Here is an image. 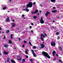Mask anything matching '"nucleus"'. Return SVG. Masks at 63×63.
Listing matches in <instances>:
<instances>
[{"instance_id": "f257e3e1", "label": "nucleus", "mask_w": 63, "mask_h": 63, "mask_svg": "<svg viewBox=\"0 0 63 63\" xmlns=\"http://www.w3.org/2000/svg\"><path fill=\"white\" fill-rule=\"evenodd\" d=\"M42 54H43L44 56H46V57H47L49 59H50V56H49L47 53L45 52H42Z\"/></svg>"}, {"instance_id": "f03ea898", "label": "nucleus", "mask_w": 63, "mask_h": 63, "mask_svg": "<svg viewBox=\"0 0 63 63\" xmlns=\"http://www.w3.org/2000/svg\"><path fill=\"white\" fill-rule=\"evenodd\" d=\"M33 6V4L32 2H29L28 3V4L27 5V7L28 8H31Z\"/></svg>"}, {"instance_id": "7ed1b4c3", "label": "nucleus", "mask_w": 63, "mask_h": 63, "mask_svg": "<svg viewBox=\"0 0 63 63\" xmlns=\"http://www.w3.org/2000/svg\"><path fill=\"white\" fill-rule=\"evenodd\" d=\"M10 20V18H9V16L7 17L6 20V22H8V21H9Z\"/></svg>"}, {"instance_id": "20e7f679", "label": "nucleus", "mask_w": 63, "mask_h": 63, "mask_svg": "<svg viewBox=\"0 0 63 63\" xmlns=\"http://www.w3.org/2000/svg\"><path fill=\"white\" fill-rule=\"evenodd\" d=\"M22 59V58H20V56H18L17 59L18 60V61H20V60H21Z\"/></svg>"}, {"instance_id": "39448f33", "label": "nucleus", "mask_w": 63, "mask_h": 63, "mask_svg": "<svg viewBox=\"0 0 63 63\" xmlns=\"http://www.w3.org/2000/svg\"><path fill=\"white\" fill-rule=\"evenodd\" d=\"M51 45L52 46H55L56 45V44H55V42H54L53 43V42H52L51 43Z\"/></svg>"}, {"instance_id": "423d86ee", "label": "nucleus", "mask_w": 63, "mask_h": 63, "mask_svg": "<svg viewBox=\"0 0 63 63\" xmlns=\"http://www.w3.org/2000/svg\"><path fill=\"white\" fill-rule=\"evenodd\" d=\"M40 46H41V48H44L45 47V45L43 44H40Z\"/></svg>"}, {"instance_id": "0eeeda50", "label": "nucleus", "mask_w": 63, "mask_h": 63, "mask_svg": "<svg viewBox=\"0 0 63 63\" xmlns=\"http://www.w3.org/2000/svg\"><path fill=\"white\" fill-rule=\"evenodd\" d=\"M40 22L41 23V24H43V23H44L45 22H44V21L43 20H40Z\"/></svg>"}, {"instance_id": "6e6552de", "label": "nucleus", "mask_w": 63, "mask_h": 63, "mask_svg": "<svg viewBox=\"0 0 63 63\" xmlns=\"http://www.w3.org/2000/svg\"><path fill=\"white\" fill-rule=\"evenodd\" d=\"M55 54H56V52L54 50L53 52V55L54 56H55Z\"/></svg>"}, {"instance_id": "1a4fd4ad", "label": "nucleus", "mask_w": 63, "mask_h": 63, "mask_svg": "<svg viewBox=\"0 0 63 63\" xmlns=\"http://www.w3.org/2000/svg\"><path fill=\"white\" fill-rule=\"evenodd\" d=\"M12 25V27H11V28H12V27H14L15 26V24L14 23H12L11 24Z\"/></svg>"}, {"instance_id": "9d476101", "label": "nucleus", "mask_w": 63, "mask_h": 63, "mask_svg": "<svg viewBox=\"0 0 63 63\" xmlns=\"http://www.w3.org/2000/svg\"><path fill=\"white\" fill-rule=\"evenodd\" d=\"M58 48L59 49H60V50L61 51H62V47H59Z\"/></svg>"}, {"instance_id": "9b49d317", "label": "nucleus", "mask_w": 63, "mask_h": 63, "mask_svg": "<svg viewBox=\"0 0 63 63\" xmlns=\"http://www.w3.org/2000/svg\"><path fill=\"white\" fill-rule=\"evenodd\" d=\"M56 12H57V10H52V13H56Z\"/></svg>"}, {"instance_id": "f8f14e48", "label": "nucleus", "mask_w": 63, "mask_h": 63, "mask_svg": "<svg viewBox=\"0 0 63 63\" xmlns=\"http://www.w3.org/2000/svg\"><path fill=\"white\" fill-rule=\"evenodd\" d=\"M11 62H12V63H16V62L14 60H12L11 61Z\"/></svg>"}, {"instance_id": "ddd939ff", "label": "nucleus", "mask_w": 63, "mask_h": 63, "mask_svg": "<svg viewBox=\"0 0 63 63\" xmlns=\"http://www.w3.org/2000/svg\"><path fill=\"white\" fill-rule=\"evenodd\" d=\"M7 61L8 62H10V58H7Z\"/></svg>"}, {"instance_id": "4468645a", "label": "nucleus", "mask_w": 63, "mask_h": 63, "mask_svg": "<svg viewBox=\"0 0 63 63\" xmlns=\"http://www.w3.org/2000/svg\"><path fill=\"white\" fill-rule=\"evenodd\" d=\"M43 33L45 35V37H47V34L46 33H45V32H43Z\"/></svg>"}, {"instance_id": "2eb2a0df", "label": "nucleus", "mask_w": 63, "mask_h": 63, "mask_svg": "<svg viewBox=\"0 0 63 63\" xmlns=\"http://www.w3.org/2000/svg\"><path fill=\"white\" fill-rule=\"evenodd\" d=\"M38 12V10L37 9L36 10L35 12H34V13H35V14H37Z\"/></svg>"}, {"instance_id": "dca6fc26", "label": "nucleus", "mask_w": 63, "mask_h": 63, "mask_svg": "<svg viewBox=\"0 0 63 63\" xmlns=\"http://www.w3.org/2000/svg\"><path fill=\"white\" fill-rule=\"evenodd\" d=\"M4 54H6L7 55H8V53L6 52L5 51H4Z\"/></svg>"}, {"instance_id": "f3484780", "label": "nucleus", "mask_w": 63, "mask_h": 63, "mask_svg": "<svg viewBox=\"0 0 63 63\" xmlns=\"http://www.w3.org/2000/svg\"><path fill=\"white\" fill-rule=\"evenodd\" d=\"M4 47H8V45L6 44L5 45H4Z\"/></svg>"}, {"instance_id": "a211bd4d", "label": "nucleus", "mask_w": 63, "mask_h": 63, "mask_svg": "<svg viewBox=\"0 0 63 63\" xmlns=\"http://www.w3.org/2000/svg\"><path fill=\"white\" fill-rule=\"evenodd\" d=\"M6 9H7V7H6V6H5L4 7L2 8V9L3 10H6Z\"/></svg>"}, {"instance_id": "6ab92c4d", "label": "nucleus", "mask_w": 63, "mask_h": 63, "mask_svg": "<svg viewBox=\"0 0 63 63\" xmlns=\"http://www.w3.org/2000/svg\"><path fill=\"white\" fill-rule=\"evenodd\" d=\"M33 18H34V19H36V18H37V16H34L33 17Z\"/></svg>"}, {"instance_id": "aec40b11", "label": "nucleus", "mask_w": 63, "mask_h": 63, "mask_svg": "<svg viewBox=\"0 0 63 63\" xmlns=\"http://www.w3.org/2000/svg\"><path fill=\"white\" fill-rule=\"evenodd\" d=\"M32 53L33 54V55L34 57H36V55L33 52H32Z\"/></svg>"}, {"instance_id": "412c9836", "label": "nucleus", "mask_w": 63, "mask_h": 63, "mask_svg": "<svg viewBox=\"0 0 63 63\" xmlns=\"http://www.w3.org/2000/svg\"><path fill=\"white\" fill-rule=\"evenodd\" d=\"M9 32H10V30H7L5 33H9Z\"/></svg>"}, {"instance_id": "4be33fe9", "label": "nucleus", "mask_w": 63, "mask_h": 63, "mask_svg": "<svg viewBox=\"0 0 63 63\" xmlns=\"http://www.w3.org/2000/svg\"><path fill=\"white\" fill-rule=\"evenodd\" d=\"M26 12H29V10L27 8V7H26Z\"/></svg>"}, {"instance_id": "5701e85b", "label": "nucleus", "mask_w": 63, "mask_h": 63, "mask_svg": "<svg viewBox=\"0 0 63 63\" xmlns=\"http://www.w3.org/2000/svg\"><path fill=\"white\" fill-rule=\"evenodd\" d=\"M9 42H8V43H9V44H12V42L10 40H9Z\"/></svg>"}, {"instance_id": "b1692460", "label": "nucleus", "mask_w": 63, "mask_h": 63, "mask_svg": "<svg viewBox=\"0 0 63 63\" xmlns=\"http://www.w3.org/2000/svg\"><path fill=\"white\" fill-rule=\"evenodd\" d=\"M51 2H55V0H50Z\"/></svg>"}, {"instance_id": "393cba45", "label": "nucleus", "mask_w": 63, "mask_h": 63, "mask_svg": "<svg viewBox=\"0 0 63 63\" xmlns=\"http://www.w3.org/2000/svg\"><path fill=\"white\" fill-rule=\"evenodd\" d=\"M30 61H31L32 63H33V61H34V60L32 59H30Z\"/></svg>"}, {"instance_id": "a878e982", "label": "nucleus", "mask_w": 63, "mask_h": 63, "mask_svg": "<svg viewBox=\"0 0 63 63\" xmlns=\"http://www.w3.org/2000/svg\"><path fill=\"white\" fill-rule=\"evenodd\" d=\"M32 48H33L34 49H36V47L35 46H33L32 47Z\"/></svg>"}, {"instance_id": "bb28decb", "label": "nucleus", "mask_w": 63, "mask_h": 63, "mask_svg": "<svg viewBox=\"0 0 63 63\" xmlns=\"http://www.w3.org/2000/svg\"><path fill=\"white\" fill-rule=\"evenodd\" d=\"M29 44L30 45V46H32V44H31V43L30 42V41H29Z\"/></svg>"}, {"instance_id": "cd10ccee", "label": "nucleus", "mask_w": 63, "mask_h": 63, "mask_svg": "<svg viewBox=\"0 0 63 63\" xmlns=\"http://www.w3.org/2000/svg\"><path fill=\"white\" fill-rule=\"evenodd\" d=\"M22 61H23V62H25V59H23L22 60Z\"/></svg>"}, {"instance_id": "c85d7f7f", "label": "nucleus", "mask_w": 63, "mask_h": 63, "mask_svg": "<svg viewBox=\"0 0 63 63\" xmlns=\"http://www.w3.org/2000/svg\"><path fill=\"white\" fill-rule=\"evenodd\" d=\"M31 12L32 14H35V12H32V11H31Z\"/></svg>"}, {"instance_id": "c756f323", "label": "nucleus", "mask_w": 63, "mask_h": 63, "mask_svg": "<svg viewBox=\"0 0 63 63\" xmlns=\"http://www.w3.org/2000/svg\"><path fill=\"white\" fill-rule=\"evenodd\" d=\"M40 39L42 40L43 41H44V39H43V37H41Z\"/></svg>"}, {"instance_id": "7c9ffc66", "label": "nucleus", "mask_w": 63, "mask_h": 63, "mask_svg": "<svg viewBox=\"0 0 63 63\" xmlns=\"http://www.w3.org/2000/svg\"><path fill=\"white\" fill-rule=\"evenodd\" d=\"M13 35L12 34L11 35V36H10V37L11 39H13Z\"/></svg>"}, {"instance_id": "2f4dec72", "label": "nucleus", "mask_w": 63, "mask_h": 63, "mask_svg": "<svg viewBox=\"0 0 63 63\" xmlns=\"http://www.w3.org/2000/svg\"><path fill=\"white\" fill-rule=\"evenodd\" d=\"M47 13L48 15H49V14H50V13H49V12L48 11H47Z\"/></svg>"}, {"instance_id": "473e14b6", "label": "nucleus", "mask_w": 63, "mask_h": 63, "mask_svg": "<svg viewBox=\"0 0 63 63\" xmlns=\"http://www.w3.org/2000/svg\"><path fill=\"white\" fill-rule=\"evenodd\" d=\"M59 62H61V63H62V61H61V60L60 59H59Z\"/></svg>"}, {"instance_id": "72a5a7b5", "label": "nucleus", "mask_w": 63, "mask_h": 63, "mask_svg": "<svg viewBox=\"0 0 63 63\" xmlns=\"http://www.w3.org/2000/svg\"><path fill=\"white\" fill-rule=\"evenodd\" d=\"M26 7L25 8V9H24L23 10V11H26Z\"/></svg>"}, {"instance_id": "f704fd0d", "label": "nucleus", "mask_w": 63, "mask_h": 63, "mask_svg": "<svg viewBox=\"0 0 63 63\" xmlns=\"http://www.w3.org/2000/svg\"><path fill=\"white\" fill-rule=\"evenodd\" d=\"M25 53L26 54H28V53H27V51L26 50L25 51Z\"/></svg>"}, {"instance_id": "c9c22d12", "label": "nucleus", "mask_w": 63, "mask_h": 63, "mask_svg": "<svg viewBox=\"0 0 63 63\" xmlns=\"http://www.w3.org/2000/svg\"><path fill=\"white\" fill-rule=\"evenodd\" d=\"M60 39V37L59 36H58V38L57 39L58 40H59V39Z\"/></svg>"}, {"instance_id": "e433bc0d", "label": "nucleus", "mask_w": 63, "mask_h": 63, "mask_svg": "<svg viewBox=\"0 0 63 63\" xmlns=\"http://www.w3.org/2000/svg\"><path fill=\"white\" fill-rule=\"evenodd\" d=\"M45 16H48V14H47V13H46L45 14Z\"/></svg>"}, {"instance_id": "4c0bfd02", "label": "nucleus", "mask_w": 63, "mask_h": 63, "mask_svg": "<svg viewBox=\"0 0 63 63\" xmlns=\"http://www.w3.org/2000/svg\"><path fill=\"white\" fill-rule=\"evenodd\" d=\"M24 44H25V43H27V42L26 41H24Z\"/></svg>"}, {"instance_id": "58836bf2", "label": "nucleus", "mask_w": 63, "mask_h": 63, "mask_svg": "<svg viewBox=\"0 0 63 63\" xmlns=\"http://www.w3.org/2000/svg\"><path fill=\"white\" fill-rule=\"evenodd\" d=\"M43 17H42L41 18V19H40V20H43Z\"/></svg>"}, {"instance_id": "ea45409f", "label": "nucleus", "mask_w": 63, "mask_h": 63, "mask_svg": "<svg viewBox=\"0 0 63 63\" xmlns=\"http://www.w3.org/2000/svg\"><path fill=\"white\" fill-rule=\"evenodd\" d=\"M56 34L57 35H59V33L58 32H56Z\"/></svg>"}, {"instance_id": "a19ab883", "label": "nucleus", "mask_w": 63, "mask_h": 63, "mask_svg": "<svg viewBox=\"0 0 63 63\" xmlns=\"http://www.w3.org/2000/svg\"><path fill=\"white\" fill-rule=\"evenodd\" d=\"M26 57L27 58H28V56H27V55H26Z\"/></svg>"}, {"instance_id": "79ce46f5", "label": "nucleus", "mask_w": 63, "mask_h": 63, "mask_svg": "<svg viewBox=\"0 0 63 63\" xmlns=\"http://www.w3.org/2000/svg\"><path fill=\"white\" fill-rule=\"evenodd\" d=\"M35 4H36V3H35V2H34L33 3V5H35Z\"/></svg>"}, {"instance_id": "37998d69", "label": "nucleus", "mask_w": 63, "mask_h": 63, "mask_svg": "<svg viewBox=\"0 0 63 63\" xmlns=\"http://www.w3.org/2000/svg\"><path fill=\"white\" fill-rule=\"evenodd\" d=\"M31 51L33 52H34V51L33 50H31Z\"/></svg>"}, {"instance_id": "c03bdc74", "label": "nucleus", "mask_w": 63, "mask_h": 63, "mask_svg": "<svg viewBox=\"0 0 63 63\" xmlns=\"http://www.w3.org/2000/svg\"><path fill=\"white\" fill-rule=\"evenodd\" d=\"M31 33H33V31L32 30L31 31Z\"/></svg>"}, {"instance_id": "a18cd8bd", "label": "nucleus", "mask_w": 63, "mask_h": 63, "mask_svg": "<svg viewBox=\"0 0 63 63\" xmlns=\"http://www.w3.org/2000/svg\"><path fill=\"white\" fill-rule=\"evenodd\" d=\"M22 17H24V15H22Z\"/></svg>"}, {"instance_id": "49530a36", "label": "nucleus", "mask_w": 63, "mask_h": 63, "mask_svg": "<svg viewBox=\"0 0 63 63\" xmlns=\"http://www.w3.org/2000/svg\"><path fill=\"white\" fill-rule=\"evenodd\" d=\"M6 39V37L4 36V37L3 38V39Z\"/></svg>"}, {"instance_id": "de8ad7c7", "label": "nucleus", "mask_w": 63, "mask_h": 63, "mask_svg": "<svg viewBox=\"0 0 63 63\" xmlns=\"http://www.w3.org/2000/svg\"><path fill=\"white\" fill-rule=\"evenodd\" d=\"M18 40H19V41H20L21 40H20V38H18Z\"/></svg>"}, {"instance_id": "09e8293b", "label": "nucleus", "mask_w": 63, "mask_h": 63, "mask_svg": "<svg viewBox=\"0 0 63 63\" xmlns=\"http://www.w3.org/2000/svg\"><path fill=\"white\" fill-rule=\"evenodd\" d=\"M30 29H31V28H32V26H30Z\"/></svg>"}, {"instance_id": "8fccbe9b", "label": "nucleus", "mask_w": 63, "mask_h": 63, "mask_svg": "<svg viewBox=\"0 0 63 63\" xmlns=\"http://www.w3.org/2000/svg\"><path fill=\"white\" fill-rule=\"evenodd\" d=\"M0 30H2V28L0 27Z\"/></svg>"}, {"instance_id": "3c124183", "label": "nucleus", "mask_w": 63, "mask_h": 63, "mask_svg": "<svg viewBox=\"0 0 63 63\" xmlns=\"http://www.w3.org/2000/svg\"><path fill=\"white\" fill-rule=\"evenodd\" d=\"M31 25H34V24H33V23H31Z\"/></svg>"}, {"instance_id": "603ef678", "label": "nucleus", "mask_w": 63, "mask_h": 63, "mask_svg": "<svg viewBox=\"0 0 63 63\" xmlns=\"http://www.w3.org/2000/svg\"><path fill=\"white\" fill-rule=\"evenodd\" d=\"M22 47H24V45H23L22 46Z\"/></svg>"}, {"instance_id": "864d4df0", "label": "nucleus", "mask_w": 63, "mask_h": 63, "mask_svg": "<svg viewBox=\"0 0 63 63\" xmlns=\"http://www.w3.org/2000/svg\"><path fill=\"white\" fill-rule=\"evenodd\" d=\"M53 9H55V7H53Z\"/></svg>"}, {"instance_id": "5fc2aeb1", "label": "nucleus", "mask_w": 63, "mask_h": 63, "mask_svg": "<svg viewBox=\"0 0 63 63\" xmlns=\"http://www.w3.org/2000/svg\"><path fill=\"white\" fill-rule=\"evenodd\" d=\"M12 1V0H9V2H11Z\"/></svg>"}, {"instance_id": "6e6d98bb", "label": "nucleus", "mask_w": 63, "mask_h": 63, "mask_svg": "<svg viewBox=\"0 0 63 63\" xmlns=\"http://www.w3.org/2000/svg\"><path fill=\"white\" fill-rule=\"evenodd\" d=\"M41 12H42V11H41V10H40V11H39V13H41Z\"/></svg>"}, {"instance_id": "4d7b16f0", "label": "nucleus", "mask_w": 63, "mask_h": 63, "mask_svg": "<svg viewBox=\"0 0 63 63\" xmlns=\"http://www.w3.org/2000/svg\"><path fill=\"white\" fill-rule=\"evenodd\" d=\"M43 36L44 37V38H45V35H43Z\"/></svg>"}, {"instance_id": "13d9d810", "label": "nucleus", "mask_w": 63, "mask_h": 63, "mask_svg": "<svg viewBox=\"0 0 63 63\" xmlns=\"http://www.w3.org/2000/svg\"><path fill=\"white\" fill-rule=\"evenodd\" d=\"M13 22H14L15 21V20H12Z\"/></svg>"}, {"instance_id": "bf43d9fd", "label": "nucleus", "mask_w": 63, "mask_h": 63, "mask_svg": "<svg viewBox=\"0 0 63 63\" xmlns=\"http://www.w3.org/2000/svg\"><path fill=\"white\" fill-rule=\"evenodd\" d=\"M56 56H58V55L57 54H56Z\"/></svg>"}, {"instance_id": "052dcab7", "label": "nucleus", "mask_w": 63, "mask_h": 63, "mask_svg": "<svg viewBox=\"0 0 63 63\" xmlns=\"http://www.w3.org/2000/svg\"><path fill=\"white\" fill-rule=\"evenodd\" d=\"M17 30H19V28H17Z\"/></svg>"}, {"instance_id": "680f3d73", "label": "nucleus", "mask_w": 63, "mask_h": 63, "mask_svg": "<svg viewBox=\"0 0 63 63\" xmlns=\"http://www.w3.org/2000/svg\"><path fill=\"white\" fill-rule=\"evenodd\" d=\"M39 14H40V13H38L37 14V15L38 16H39Z\"/></svg>"}, {"instance_id": "e2e57ef3", "label": "nucleus", "mask_w": 63, "mask_h": 63, "mask_svg": "<svg viewBox=\"0 0 63 63\" xmlns=\"http://www.w3.org/2000/svg\"><path fill=\"white\" fill-rule=\"evenodd\" d=\"M40 36H41V38H42V37H43V36H42V35H40Z\"/></svg>"}, {"instance_id": "0e129e2a", "label": "nucleus", "mask_w": 63, "mask_h": 63, "mask_svg": "<svg viewBox=\"0 0 63 63\" xmlns=\"http://www.w3.org/2000/svg\"><path fill=\"white\" fill-rule=\"evenodd\" d=\"M40 6H41V7L42 6V4H40Z\"/></svg>"}, {"instance_id": "69168bd1", "label": "nucleus", "mask_w": 63, "mask_h": 63, "mask_svg": "<svg viewBox=\"0 0 63 63\" xmlns=\"http://www.w3.org/2000/svg\"><path fill=\"white\" fill-rule=\"evenodd\" d=\"M2 55V54H1V53H0V55Z\"/></svg>"}, {"instance_id": "338daca9", "label": "nucleus", "mask_w": 63, "mask_h": 63, "mask_svg": "<svg viewBox=\"0 0 63 63\" xmlns=\"http://www.w3.org/2000/svg\"><path fill=\"white\" fill-rule=\"evenodd\" d=\"M53 22H55V20H53Z\"/></svg>"}, {"instance_id": "774afa93", "label": "nucleus", "mask_w": 63, "mask_h": 63, "mask_svg": "<svg viewBox=\"0 0 63 63\" xmlns=\"http://www.w3.org/2000/svg\"><path fill=\"white\" fill-rule=\"evenodd\" d=\"M54 60H56V59L55 58H54Z\"/></svg>"}]
</instances>
